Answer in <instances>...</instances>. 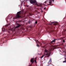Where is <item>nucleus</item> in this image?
<instances>
[{"mask_svg":"<svg viewBox=\"0 0 66 66\" xmlns=\"http://www.w3.org/2000/svg\"><path fill=\"white\" fill-rule=\"evenodd\" d=\"M44 54H45L46 56H47L45 57H49L50 56V54L48 53V51L46 50L45 51V53Z\"/></svg>","mask_w":66,"mask_h":66,"instance_id":"nucleus-3","label":"nucleus"},{"mask_svg":"<svg viewBox=\"0 0 66 66\" xmlns=\"http://www.w3.org/2000/svg\"><path fill=\"white\" fill-rule=\"evenodd\" d=\"M51 62V58L50 59V61H49V62H48V64H49V63H50V64L51 62Z\"/></svg>","mask_w":66,"mask_h":66,"instance_id":"nucleus-9","label":"nucleus"},{"mask_svg":"<svg viewBox=\"0 0 66 66\" xmlns=\"http://www.w3.org/2000/svg\"><path fill=\"white\" fill-rule=\"evenodd\" d=\"M65 61H66V60H65Z\"/></svg>","mask_w":66,"mask_h":66,"instance_id":"nucleus-29","label":"nucleus"},{"mask_svg":"<svg viewBox=\"0 0 66 66\" xmlns=\"http://www.w3.org/2000/svg\"><path fill=\"white\" fill-rule=\"evenodd\" d=\"M36 3L35 4V5H37L38 6H41V5H39L37 4V2L36 1V2H35V3Z\"/></svg>","mask_w":66,"mask_h":66,"instance_id":"nucleus-8","label":"nucleus"},{"mask_svg":"<svg viewBox=\"0 0 66 66\" xmlns=\"http://www.w3.org/2000/svg\"><path fill=\"white\" fill-rule=\"evenodd\" d=\"M2 30H3V28H2Z\"/></svg>","mask_w":66,"mask_h":66,"instance_id":"nucleus-23","label":"nucleus"},{"mask_svg":"<svg viewBox=\"0 0 66 66\" xmlns=\"http://www.w3.org/2000/svg\"><path fill=\"white\" fill-rule=\"evenodd\" d=\"M42 8H43V7H41Z\"/></svg>","mask_w":66,"mask_h":66,"instance_id":"nucleus-26","label":"nucleus"},{"mask_svg":"<svg viewBox=\"0 0 66 66\" xmlns=\"http://www.w3.org/2000/svg\"><path fill=\"white\" fill-rule=\"evenodd\" d=\"M54 0H53V1H54Z\"/></svg>","mask_w":66,"mask_h":66,"instance_id":"nucleus-24","label":"nucleus"},{"mask_svg":"<svg viewBox=\"0 0 66 66\" xmlns=\"http://www.w3.org/2000/svg\"><path fill=\"white\" fill-rule=\"evenodd\" d=\"M44 55L42 56L41 57V59H42V58H43V57H44Z\"/></svg>","mask_w":66,"mask_h":66,"instance_id":"nucleus-11","label":"nucleus"},{"mask_svg":"<svg viewBox=\"0 0 66 66\" xmlns=\"http://www.w3.org/2000/svg\"><path fill=\"white\" fill-rule=\"evenodd\" d=\"M29 2L31 4H34L35 3V2L34 1V0H29Z\"/></svg>","mask_w":66,"mask_h":66,"instance_id":"nucleus-5","label":"nucleus"},{"mask_svg":"<svg viewBox=\"0 0 66 66\" xmlns=\"http://www.w3.org/2000/svg\"><path fill=\"white\" fill-rule=\"evenodd\" d=\"M51 23H52V24H54V25H56L57 24V23L55 22H51Z\"/></svg>","mask_w":66,"mask_h":66,"instance_id":"nucleus-7","label":"nucleus"},{"mask_svg":"<svg viewBox=\"0 0 66 66\" xmlns=\"http://www.w3.org/2000/svg\"><path fill=\"white\" fill-rule=\"evenodd\" d=\"M4 31H5V30H4Z\"/></svg>","mask_w":66,"mask_h":66,"instance_id":"nucleus-25","label":"nucleus"},{"mask_svg":"<svg viewBox=\"0 0 66 66\" xmlns=\"http://www.w3.org/2000/svg\"><path fill=\"white\" fill-rule=\"evenodd\" d=\"M23 13H24V11L23 10H22L21 11L18 12L17 14L16 15V18H20L21 16L20 15H21H21H23Z\"/></svg>","mask_w":66,"mask_h":66,"instance_id":"nucleus-1","label":"nucleus"},{"mask_svg":"<svg viewBox=\"0 0 66 66\" xmlns=\"http://www.w3.org/2000/svg\"><path fill=\"white\" fill-rule=\"evenodd\" d=\"M50 3V5H51V3H52V2L51 1V0H50V2H49Z\"/></svg>","mask_w":66,"mask_h":66,"instance_id":"nucleus-10","label":"nucleus"},{"mask_svg":"<svg viewBox=\"0 0 66 66\" xmlns=\"http://www.w3.org/2000/svg\"><path fill=\"white\" fill-rule=\"evenodd\" d=\"M62 41H63V43H65V40H63Z\"/></svg>","mask_w":66,"mask_h":66,"instance_id":"nucleus-18","label":"nucleus"},{"mask_svg":"<svg viewBox=\"0 0 66 66\" xmlns=\"http://www.w3.org/2000/svg\"><path fill=\"white\" fill-rule=\"evenodd\" d=\"M42 43H41V44H40V46H42Z\"/></svg>","mask_w":66,"mask_h":66,"instance_id":"nucleus-20","label":"nucleus"},{"mask_svg":"<svg viewBox=\"0 0 66 66\" xmlns=\"http://www.w3.org/2000/svg\"><path fill=\"white\" fill-rule=\"evenodd\" d=\"M64 55L65 56H66V54H64Z\"/></svg>","mask_w":66,"mask_h":66,"instance_id":"nucleus-21","label":"nucleus"},{"mask_svg":"<svg viewBox=\"0 0 66 66\" xmlns=\"http://www.w3.org/2000/svg\"><path fill=\"white\" fill-rule=\"evenodd\" d=\"M30 22H31L30 21H29L28 22V23H29H29H30Z\"/></svg>","mask_w":66,"mask_h":66,"instance_id":"nucleus-16","label":"nucleus"},{"mask_svg":"<svg viewBox=\"0 0 66 66\" xmlns=\"http://www.w3.org/2000/svg\"><path fill=\"white\" fill-rule=\"evenodd\" d=\"M37 46L38 47H39V45H38L37 44Z\"/></svg>","mask_w":66,"mask_h":66,"instance_id":"nucleus-15","label":"nucleus"},{"mask_svg":"<svg viewBox=\"0 0 66 66\" xmlns=\"http://www.w3.org/2000/svg\"><path fill=\"white\" fill-rule=\"evenodd\" d=\"M63 32H62V33H63Z\"/></svg>","mask_w":66,"mask_h":66,"instance_id":"nucleus-28","label":"nucleus"},{"mask_svg":"<svg viewBox=\"0 0 66 66\" xmlns=\"http://www.w3.org/2000/svg\"><path fill=\"white\" fill-rule=\"evenodd\" d=\"M44 10H46V7L44 8Z\"/></svg>","mask_w":66,"mask_h":66,"instance_id":"nucleus-19","label":"nucleus"},{"mask_svg":"<svg viewBox=\"0 0 66 66\" xmlns=\"http://www.w3.org/2000/svg\"><path fill=\"white\" fill-rule=\"evenodd\" d=\"M57 40V39L55 38L52 41H51L50 43L51 44H53V43H55V40Z\"/></svg>","mask_w":66,"mask_h":66,"instance_id":"nucleus-6","label":"nucleus"},{"mask_svg":"<svg viewBox=\"0 0 66 66\" xmlns=\"http://www.w3.org/2000/svg\"><path fill=\"white\" fill-rule=\"evenodd\" d=\"M35 23H36V24H37V21H36L35 22Z\"/></svg>","mask_w":66,"mask_h":66,"instance_id":"nucleus-14","label":"nucleus"},{"mask_svg":"<svg viewBox=\"0 0 66 66\" xmlns=\"http://www.w3.org/2000/svg\"><path fill=\"white\" fill-rule=\"evenodd\" d=\"M16 24L17 26L16 27H14V29L15 30V29H17V28H18L21 26V25L20 24H19V23H17Z\"/></svg>","mask_w":66,"mask_h":66,"instance_id":"nucleus-4","label":"nucleus"},{"mask_svg":"<svg viewBox=\"0 0 66 66\" xmlns=\"http://www.w3.org/2000/svg\"><path fill=\"white\" fill-rule=\"evenodd\" d=\"M63 63H66V61L65 60L64 61H63Z\"/></svg>","mask_w":66,"mask_h":66,"instance_id":"nucleus-13","label":"nucleus"},{"mask_svg":"<svg viewBox=\"0 0 66 66\" xmlns=\"http://www.w3.org/2000/svg\"><path fill=\"white\" fill-rule=\"evenodd\" d=\"M45 3H46V2H45Z\"/></svg>","mask_w":66,"mask_h":66,"instance_id":"nucleus-27","label":"nucleus"},{"mask_svg":"<svg viewBox=\"0 0 66 66\" xmlns=\"http://www.w3.org/2000/svg\"><path fill=\"white\" fill-rule=\"evenodd\" d=\"M47 66H51V64H49L48 65H47Z\"/></svg>","mask_w":66,"mask_h":66,"instance_id":"nucleus-12","label":"nucleus"},{"mask_svg":"<svg viewBox=\"0 0 66 66\" xmlns=\"http://www.w3.org/2000/svg\"><path fill=\"white\" fill-rule=\"evenodd\" d=\"M30 62L31 63V64L29 66H32V64L33 63H34V62H35V63L36 62V60L34 59V58H31L30 60Z\"/></svg>","mask_w":66,"mask_h":66,"instance_id":"nucleus-2","label":"nucleus"},{"mask_svg":"<svg viewBox=\"0 0 66 66\" xmlns=\"http://www.w3.org/2000/svg\"><path fill=\"white\" fill-rule=\"evenodd\" d=\"M28 6H27V7H28Z\"/></svg>","mask_w":66,"mask_h":66,"instance_id":"nucleus-22","label":"nucleus"},{"mask_svg":"<svg viewBox=\"0 0 66 66\" xmlns=\"http://www.w3.org/2000/svg\"><path fill=\"white\" fill-rule=\"evenodd\" d=\"M35 2H36V0H34Z\"/></svg>","mask_w":66,"mask_h":66,"instance_id":"nucleus-17","label":"nucleus"}]
</instances>
